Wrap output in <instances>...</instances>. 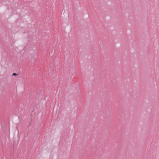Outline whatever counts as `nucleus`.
<instances>
[{
    "label": "nucleus",
    "instance_id": "nucleus-1",
    "mask_svg": "<svg viewBox=\"0 0 159 159\" xmlns=\"http://www.w3.org/2000/svg\"><path fill=\"white\" fill-rule=\"evenodd\" d=\"M17 75L16 74V73H13V75H13V76H14V75Z\"/></svg>",
    "mask_w": 159,
    "mask_h": 159
}]
</instances>
